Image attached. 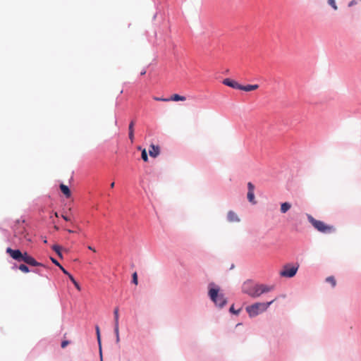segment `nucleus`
Listing matches in <instances>:
<instances>
[{
	"instance_id": "1",
	"label": "nucleus",
	"mask_w": 361,
	"mask_h": 361,
	"mask_svg": "<svg viewBox=\"0 0 361 361\" xmlns=\"http://www.w3.org/2000/svg\"><path fill=\"white\" fill-rule=\"evenodd\" d=\"M6 253H8L11 257L18 262H24L27 264L34 267H44L42 263L37 262L32 256H30L27 252H22L20 250H13L11 247L6 249Z\"/></svg>"
},
{
	"instance_id": "2",
	"label": "nucleus",
	"mask_w": 361,
	"mask_h": 361,
	"mask_svg": "<svg viewBox=\"0 0 361 361\" xmlns=\"http://www.w3.org/2000/svg\"><path fill=\"white\" fill-rule=\"evenodd\" d=\"M307 219L311 223V224L314 226L315 229H317L319 232L322 233L328 234L334 233L336 231V228L332 225H329L325 224L324 221L317 220L313 218L311 215H307Z\"/></svg>"
},
{
	"instance_id": "3",
	"label": "nucleus",
	"mask_w": 361,
	"mask_h": 361,
	"mask_svg": "<svg viewBox=\"0 0 361 361\" xmlns=\"http://www.w3.org/2000/svg\"><path fill=\"white\" fill-rule=\"evenodd\" d=\"M276 299L272 300L268 302H256L246 307V311L250 317H255L259 314L266 311L271 304H272Z\"/></svg>"
},
{
	"instance_id": "4",
	"label": "nucleus",
	"mask_w": 361,
	"mask_h": 361,
	"mask_svg": "<svg viewBox=\"0 0 361 361\" xmlns=\"http://www.w3.org/2000/svg\"><path fill=\"white\" fill-rule=\"evenodd\" d=\"M209 295L215 305L219 307H224L227 302L224 294L219 293V288H209Z\"/></svg>"
},
{
	"instance_id": "5",
	"label": "nucleus",
	"mask_w": 361,
	"mask_h": 361,
	"mask_svg": "<svg viewBox=\"0 0 361 361\" xmlns=\"http://www.w3.org/2000/svg\"><path fill=\"white\" fill-rule=\"evenodd\" d=\"M243 292L252 298H258L259 297V284L247 281L243 286Z\"/></svg>"
},
{
	"instance_id": "6",
	"label": "nucleus",
	"mask_w": 361,
	"mask_h": 361,
	"mask_svg": "<svg viewBox=\"0 0 361 361\" xmlns=\"http://www.w3.org/2000/svg\"><path fill=\"white\" fill-rule=\"evenodd\" d=\"M297 271L298 267L286 265L283 270L281 271L280 275L283 277L291 278L296 274Z\"/></svg>"
},
{
	"instance_id": "7",
	"label": "nucleus",
	"mask_w": 361,
	"mask_h": 361,
	"mask_svg": "<svg viewBox=\"0 0 361 361\" xmlns=\"http://www.w3.org/2000/svg\"><path fill=\"white\" fill-rule=\"evenodd\" d=\"M247 188H248V192H247V200L250 202L255 204H256V201L255 200V194H254L255 186L251 182H249L247 183Z\"/></svg>"
},
{
	"instance_id": "8",
	"label": "nucleus",
	"mask_w": 361,
	"mask_h": 361,
	"mask_svg": "<svg viewBox=\"0 0 361 361\" xmlns=\"http://www.w3.org/2000/svg\"><path fill=\"white\" fill-rule=\"evenodd\" d=\"M223 84L226 85V86H228L230 87H232L233 89H236V90H240V88H241V85L240 84H239L235 80H231L230 78L224 79L223 80Z\"/></svg>"
},
{
	"instance_id": "9",
	"label": "nucleus",
	"mask_w": 361,
	"mask_h": 361,
	"mask_svg": "<svg viewBox=\"0 0 361 361\" xmlns=\"http://www.w3.org/2000/svg\"><path fill=\"white\" fill-rule=\"evenodd\" d=\"M274 286H268L265 284H259V296L265 293H268L274 290Z\"/></svg>"
},
{
	"instance_id": "10",
	"label": "nucleus",
	"mask_w": 361,
	"mask_h": 361,
	"mask_svg": "<svg viewBox=\"0 0 361 361\" xmlns=\"http://www.w3.org/2000/svg\"><path fill=\"white\" fill-rule=\"evenodd\" d=\"M160 150L158 146L154 145H150L149 154L152 157H157L159 154Z\"/></svg>"
},
{
	"instance_id": "11",
	"label": "nucleus",
	"mask_w": 361,
	"mask_h": 361,
	"mask_svg": "<svg viewBox=\"0 0 361 361\" xmlns=\"http://www.w3.org/2000/svg\"><path fill=\"white\" fill-rule=\"evenodd\" d=\"M227 219L230 222H238L240 221L238 215L233 211H229L228 212Z\"/></svg>"
},
{
	"instance_id": "12",
	"label": "nucleus",
	"mask_w": 361,
	"mask_h": 361,
	"mask_svg": "<svg viewBox=\"0 0 361 361\" xmlns=\"http://www.w3.org/2000/svg\"><path fill=\"white\" fill-rule=\"evenodd\" d=\"M259 88L258 85H242L240 90L246 91V92H250L255 90Z\"/></svg>"
},
{
	"instance_id": "13",
	"label": "nucleus",
	"mask_w": 361,
	"mask_h": 361,
	"mask_svg": "<svg viewBox=\"0 0 361 361\" xmlns=\"http://www.w3.org/2000/svg\"><path fill=\"white\" fill-rule=\"evenodd\" d=\"M60 189L61 190V192L63 193V195L66 197H70L71 195V190L70 189L68 188V187L64 184H61L60 185Z\"/></svg>"
},
{
	"instance_id": "14",
	"label": "nucleus",
	"mask_w": 361,
	"mask_h": 361,
	"mask_svg": "<svg viewBox=\"0 0 361 361\" xmlns=\"http://www.w3.org/2000/svg\"><path fill=\"white\" fill-rule=\"evenodd\" d=\"M114 326L119 327L118 319H119V309L116 307L114 310Z\"/></svg>"
},
{
	"instance_id": "15",
	"label": "nucleus",
	"mask_w": 361,
	"mask_h": 361,
	"mask_svg": "<svg viewBox=\"0 0 361 361\" xmlns=\"http://www.w3.org/2000/svg\"><path fill=\"white\" fill-rule=\"evenodd\" d=\"M170 101L178 102V101H185L186 98L183 96H180L177 94H174L171 96V98H169Z\"/></svg>"
},
{
	"instance_id": "16",
	"label": "nucleus",
	"mask_w": 361,
	"mask_h": 361,
	"mask_svg": "<svg viewBox=\"0 0 361 361\" xmlns=\"http://www.w3.org/2000/svg\"><path fill=\"white\" fill-rule=\"evenodd\" d=\"M291 207V204L288 202H283L281 204V213H286L288 211Z\"/></svg>"
},
{
	"instance_id": "17",
	"label": "nucleus",
	"mask_w": 361,
	"mask_h": 361,
	"mask_svg": "<svg viewBox=\"0 0 361 361\" xmlns=\"http://www.w3.org/2000/svg\"><path fill=\"white\" fill-rule=\"evenodd\" d=\"M96 333H97V341H98V343H99V354H100V357H102V345H101V336H100V331H99V328L98 326H96Z\"/></svg>"
},
{
	"instance_id": "18",
	"label": "nucleus",
	"mask_w": 361,
	"mask_h": 361,
	"mask_svg": "<svg viewBox=\"0 0 361 361\" xmlns=\"http://www.w3.org/2000/svg\"><path fill=\"white\" fill-rule=\"evenodd\" d=\"M52 250L56 252V253L58 255V256L61 258H62V253H61V247L58 245H54L52 246Z\"/></svg>"
},
{
	"instance_id": "19",
	"label": "nucleus",
	"mask_w": 361,
	"mask_h": 361,
	"mask_svg": "<svg viewBox=\"0 0 361 361\" xmlns=\"http://www.w3.org/2000/svg\"><path fill=\"white\" fill-rule=\"evenodd\" d=\"M326 281L330 283L333 287H335L336 285V281L334 276L327 277Z\"/></svg>"
},
{
	"instance_id": "20",
	"label": "nucleus",
	"mask_w": 361,
	"mask_h": 361,
	"mask_svg": "<svg viewBox=\"0 0 361 361\" xmlns=\"http://www.w3.org/2000/svg\"><path fill=\"white\" fill-rule=\"evenodd\" d=\"M18 269L24 273H28L30 271L28 267L25 264H20Z\"/></svg>"
},
{
	"instance_id": "21",
	"label": "nucleus",
	"mask_w": 361,
	"mask_h": 361,
	"mask_svg": "<svg viewBox=\"0 0 361 361\" xmlns=\"http://www.w3.org/2000/svg\"><path fill=\"white\" fill-rule=\"evenodd\" d=\"M114 332H115L116 337V343H118L120 342L119 327L114 326Z\"/></svg>"
},
{
	"instance_id": "22",
	"label": "nucleus",
	"mask_w": 361,
	"mask_h": 361,
	"mask_svg": "<svg viewBox=\"0 0 361 361\" xmlns=\"http://www.w3.org/2000/svg\"><path fill=\"white\" fill-rule=\"evenodd\" d=\"M328 4L334 9L337 10L338 7L335 0H328Z\"/></svg>"
},
{
	"instance_id": "23",
	"label": "nucleus",
	"mask_w": 361,
	"mask_h": 361,
	"mask_svg": "<svg viewBox=\"0 0 361 361\" xmlns=\"http://www.w3.org/2000/svg\"><path fill=\"white\" fill-rule=\"evenodd\" d=\"M141 157H142V159L145 161H147V160H148V157H147V152H146V149H144L142 151Z\"/></svg>"
},
{
	"instance_id": "24",
	"label": "nucleus",
	"mask_w": 361,
	"mask_h": 361,
	"mask_svg": "<svg viewBox=\"0 0 361 361\" xmlns=\"http://www.w3.org/2000/svg\"><path fill=\"white\" fill-rule=\"evenodd\" d=\"M132 278H133V279H132L133 283L134 284H135V285H137V283H138V281H137V274L136 272H134L133 274Z\"/></svg>"
},
{
	"instance_id": "25",
	"label": "nucleus",
	"mask_w": 361,
	"mask_h": 361,
	"mask_svg": "<svg viewBox=\"0 0 361 361\" xmlns=\"http://www.w3.org/2000/svg\"><path fill=\"white\" fill-rule=\"evenodd\" d=\"M153 99L155 101H162V102H169L170 99L169 98H162V97H154Z\"/></svg>"
},
{
	"instance_id": "26",
	"label": "nucleus",
	"mask_w": 361,
	"mask_h": 361,
	"mask_svg": "<svg viewBox=\"0 0 361 361\" xmlns=\"http://www.w3.org/2000/svg\"><path fill=\"white\" fill-rule=\"evenodd\" d=\"M128 136H129V139L130 140L131 142L133 143L134 141V131H128Z\"/></svg>"
},
{
	"instance_id": "27",
	"label": "nucleus",
	"mask_w": 361,
	"mask_h": 361,
	"mask_svg": "<svg viewBox=\"0 0 361 361\" xmlns=\"http://www.w3.org/2000/svg\"><path fill=\"white\" fill-rule=\"evenodd\" d=\"M135 122L132 121L128 126V131H134Z\"/></svg>"
},
{
	"instance_id": "28",
	"label": "nucleus",
	"mask_w": 361,
	"mask_h": 361,
	"mask_svg": "<svg viewBox=\"0 0 361 361\" xmlns=\"http://www.w3.org/2000/svg\"><path fill=\"white\" fill-rule=\"evenodd\" d=\"M68 344H69V341H63L61 342V348H65Z\"/></svg>"
},
{
	"instance_id": "29",
	"label": "nucleus",
	"mask_w": 361,
	"mask_h": 361,
	"mask_svg": "<svg viewBox=\"0 0 361 361\" xmlns=\"http://www.w3.org/2000/svg\"><path fill=\"white\" fill-rule=\"evenodd\" d=\"M51 262H52L54 264H56V266H58L59 267H60V266H61V265L59 264V262L56 259H55L54 258L51 257Z\"/></svg>"
},
{
	"instance_id": "30",
	"label": "nucleus",
	"mask_w": 361,
	"mask_h": 361,
	"mask_svg": "<svg viewBox=\"0 0 361 361\" xmlns=\"http://www.w3.org/2000/svg\"><path fill=\"white\" fill-rule=\"evenodd\" d=\"M239 311H240V310L235 311V310H234V307H233V305L230 307V312H232V313H233V314H238V312H239Z\"/></svg>"
},
{
	"instance_id": "31",
	"label": "nucleus",
	"mask_w": 361,
	"mask_h": 361,
	"mask_svg": "<svg viewBox=\"0 0 361 361\" xmlns=\"http://www.w3.org/2000/svg\"><path fill=\"white\" fill-rule=\"evenodd\" d=\"M59 268L66 275L68 276L70 274L62 266H60Z\"/></svg>"
},
{
	"instance_id": "32",
	"label": "nucleus",
	"mask_w": 361,
	"mask_h": 361,
	"mask_svg": "<svg viewBox=\"0 0 361 361\" xmlns=\"http://www.w3.org/2000/svg\"><path fill=\"white\" fill-rule=\"evenodd\" d=\"M75 286V287L78 290H80V286L79 285V283L75 281L73 283Z\"/></svg>"
},
{
	"instance_id": "33",
	"label": "nucleus",
	"mask_w": 361,
	"mask_h": 361,
	"mask_svg": "<svg viewBox=\"0 0 361 361\" xmlns=\"http://www.w3.org/2000/svg\"><path fill=\"white\" fill-rule=\"evenodd\" d=\"M61 217H62L64 220H66V221H70V219H69L67 216H66V215H64V214H62V215H61Z\"/></svg>"
},
{
	"instance_id": "34",
	"label": "nucleus",
	"mask_w": 361,
	"mask_h": 361,
	"mask_svg": "<svg viewBox=\"0 0 361 361\" xmlns=\"http://www.w3.org/2000/svg\"><path fill=\"white\" fill-rule=\"evenodd\" d=\"M68 278L70 279V280L73 283L74 281H75V279L73 278V276L70 274L68 276Z\"/></svg>"
},
{
	"instance_id": "35",
	"label": "nucleus",
	"mask_w": 361,
	"mask_h": 361,
	"mask_svg": "<svg viewBox=\"0 0 361 361\" xmlns=\"http://www.w3.org/2000/svg\"><path fill=\"white\" fill-rule=\"evenodd\" d=\"M88 249L92 250L93 252H96L95 249L93 248L92 246H88Z\"/></svg>"
},
{
	"instance_id": "36",
	"label": "nucleus",
	"mask_w": 361,
	"mask_h": 361,
	"mask_svg": "<svg viewBox=\"0 0 361 361\" xmlns=\"http://www.w3.org/2000/svg\"><path fill=\"white\" fill-rule=\"evenodd\" d=\"M114 185H115L114 182H112V183H111V185H110V187H111V188H113L114 187Z\"/></svg>"
},
{
	"instance_id": "37",
	"label": "nucleus",
	"mask_w": 361,
	"mask_h": 361,
	"mask_svg": "<svg viewBox=\"0 0 361 361\" xmlns=\"http://www.w3.org/2000/svg\"><path fill=\"white\" fill-rule=\"evenodd\" d=\"M67 231H68V233H74V231H72V230H71V229H68V230H67Z\"/></svg>"
},
{
	"instance_id": "38",
	"label": "nucleus",
	"mask_w": 361,
	"mask_h": 361,
	"mask_svg": "<svg viewBox=\"0 0 361 361\" xmlns=\"http://www.w3.org/2000/svg\"><path fill=\"white\" fill-rule=\"evenodd\" d=\"M354 4V1H351L350 4H349V6H351Z\"/></svg>"
},
{
	"instance_id": "39",
	"label": "nucleus",
	"mask_w": 361,
	"mask_h": 361,
	"mask_svg": "<svg viewBox=\"0 0 361 361\" xmlns=\"http://www.w3.org/2000/svg\"><path fill=\"white\" fill-rule=\"evenodd\" d=\"M145 73H146V71H145V70L141 72V75H145Z\"/></svg>"
},
{
	"instance_id": "40",
	"label": "nucleus",
	"mask_w": 361,
	"mask_h": 361,
	"mask_svg": "<svg viewBox=\"0 0 361 361\" xmlns=\"http://www.w3.org/2000/svg\"><path fill=\"white\" fill-rule=\"evenodd\" d=\"M55 216H56V217H58V216H59V215H58V213H57V212H55Z\"/></svg>"
},
{
	"instance_id": "41",
	"label": "nucleus",
	"mask_w": 361,
	"mask_h": 361,
	"mask_svg": "<svg viewBox=\"0 0 361 361\" xmlns=\"http://www.w3.org/2000/svg\"><path fill=\"white\" fill-rule=\"evenodd\" d=\"M44 243H47V240H44Z\"/></svg>"
},
{
	"instance_id": "42",
	"label": "nucleus",
	"mask_w": 361,
	"mask_h": 361,
	"mask_svg": "<svg viewBox=\"0 0 361 361\" xmlns=\"http://www.w3.org/2000/svg\"><path fill=\"white\" fill-rule=\"evenodd\" d=\"M100 359H101V361H103V360H102V357H100Z\"/></svg>"
}]
</instances>
